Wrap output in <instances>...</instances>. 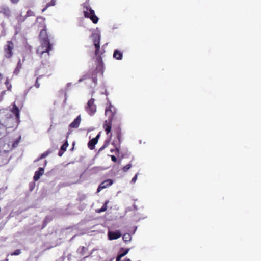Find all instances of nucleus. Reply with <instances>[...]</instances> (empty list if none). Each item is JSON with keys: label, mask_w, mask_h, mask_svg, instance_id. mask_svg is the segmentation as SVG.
I'll return each mask as SVG.
<instances>
[{"label": "nucleus", "mask_w": 261, "mask_h": 261, "mask_svg": "<svg viewBox=\"0 0 261 261\" xmlns=\"http://www.w3.org/2000/svg\"><path fill=\"white\" fill-rule=\"evenodd\" d=\"M11 112L15 116L11 114L7 110H0V121L7 130L9 128H16L19 123V110L15 103L13 105Z\"/></svg>", "instance_id": "1"}, {"label": "nucleus", "mask_w": 261, "mask_h": 261, "mask_svg": "<svg viewBox=\"0 0 261 261\" xmlns=\"http://www.w3.org/2000/svg\"><path fill=\"white\" fill-rule=\"evenodd\" d=\"M116 112L115 108L112 105H110L105 110V114L108 117V120L105 121L103 128L107 134H108L111 131L112 122L115 117Z\"/></svg>", "instance_id": "2"}, {"label": "nucleus", "mask_w": 261, "mask_h": 261, "mask_svg": "<svg viewBox=\"0 0 261 261\" xmlns=\"http://www.w3.org/2000/svg\"><path fill=\"white\" fill-rule=\"evenodd\" d=\"M41 44L38 47L37 53L42 57L43 54L49 52L52 49V44L50 43L49 40H40Z\"/></svg>", "instance_id": "3"}, {"label": "nucleus", "mask_w": 261, "mask_h": 261, "mask_svg": "<svg viewBox=\"0 0 261 261\" xmlns=\"http://www.w3.org/2000/svg\"><path fill=\"white\" fill-rule=\"evenodd\" d=\"M92 36L93 38V44L95 47V55L98 56L97 61L100 63L102 62V58L99 52L100 37L97 34H93Z\"/></svg>", "instance_id": "4"}, {"label": "nucleus", "mask_w": 261, "mask_h": 261, "mask_svg": "<svg viewBox=\"0 0 261 261\" xmlns=\"http://www.w3.org/2000/svg\"><path fill=\"white\" fill-rule=\"evenodd\" d=\"M14 47V45L12 41H7L6 44L4 46V56L6 58L10 59L13 56Z\"/></svg>", "instance_id": "5"}, {"label": "nucleus", "mask_w": 261, "mask_h": 261, "mask_svg": "<svg viewBox=\"0 0 261 261\" xmlns=\"http://www.w3.org/2000/svg\"><path fill=\"white\" fill-rule=\"evenodd\" d=\"M85 9L86 10H84L83 11L84 17L90 18L93 23L96 24L99 19L95 15L94 11L88 7H86Z\"/></svg>", "instance_id": "6"}, {"label": "nucleus", "mask_w": 261, "mask_h": 261, "mask_svg": "<svg viewBox=\"0 0 261 261\" xmlns=\"http://www.w3.org/2000/svg\"><path fill=\"white\" fill-rule=\"evenodd\" d=\"M21 140V136H19L16 139L11 138L7 143H5L4 147L6 148V151H9L16 148Z\"/></svg>", "instance_id": "7"}, {"label": "nucleus", "mask_w": 261, "mask_h": 261, "mask_svg": "<svg viewBox=\"0 0 261 261\" xmlns=\"http://www.w3.org/2000/svg\"><path fill=\"white\" fill-rule=\"evenodd\" d=\"M85 110L90 116L93 115L96 113L97 107L95 104L94 98H92L88 101L87 105L85 106Z\"/></svg>", "instance_id": "8"}, {"label": "nucleus", "mask_w": 261, "mask_h": 261, "mask_svg": "<svg viewBox=\"0 0 261 261\" xmlns=\"http://www.w3.org/2000/svg\"><path fill=\"white\" fill-rule=\"evenodd\" d=\"M108 238L110 240H116L119 238L121 236V234L119 230L115 231H109Z\"/></svg>", "instance_id": "9"}, {"label": "nucleus", "mask_w": 261, "mask_h": 261, "mask_svg": "<svg viewBox=\"0 0 261 261\" xmlns=\"http://www.w3.org/2000/svg\"><path fill=\"white\" fill-rule=\"evenodd\" d=\"M99 136L100 135L98 134L96 137L92 139L89 141L88 146L90 150H93L95 148V146L97 143Z\"/></svg>", "instance_id": "10"}, {"label": "nucleus", "mask_w": 261, "mask_h": 261, "mask_svg": "<svg viewBox=\"0 0 261 261\" xmlns=\"http://www.w3.org/2000/svg\"><path fill=\"white\" fill-rule=\"evenodd\" d=\"M113 184V180H103L102 182L98 186L97 192H99L101 190L110 186Z\"/></svg>", "instance_id": "11"}, {"label": "nucleus", "mask_w": 261, "mask_h": 261, "mask_svg": "<svg viewBox=\"0 0 261 261\" xmlns=\"http://www.w3.org/2000/svg\"><path fill=\"white\" fill-rule=\"evenodd\" d=\"M8 134L4 124L0 121V140L6 137Z\"/></svg>", "instance_id": "12"}, {"label": "nucleus", "mask_w": 261, "mask_h": 261, "mask_svg": "<svg viewBox=\"0 0 261 261\" xmlns=\"http://www.w3.org/2000/svg\"><path fill=\"white\" fill-rule=\"evenodd\" d=\"M81 116L79 115L74 120V121L71 123L69 125V127L70 128H77L81 123Z\"/></svg>", "instance_id": "13"}, {"label": "nucleus", "mask_w": 261, "mask_h": 261, "mask_svg": "<svg viewBox=\"0 0 261 261\" xmlns=\"http://www.w3.org/2000/svg\"><path fill=\"white\" fill-rule=\"evenodd\" d=\"M39 38L40 40H49L46 27L40 31Z\"/></svg>", "instance_id": "14"}, {"label": "nucleus", "mask_w": 261, "mask_h": 261, "mask_svg": "<svg viewBox=\"0 0 261 261\" xmlns=\"http://www.w3.org/2000/svg\"><path fill=\"white\" fill-rule=\"evenodd\" d=\"M44 172V168L40 167L36 171L35 173V175L33 177V179L36 180L39 179L41 176H42Z\"/></svg>", "instance_id": "15"}, {"label": "nucleus", "mask_w": 261, "mask_h": 261, "mask_svg": "<svg viewBox=\"0 0 261 261\" xmlns=\"http://www.w3.org/2000/svg\"><path fill=\"white\" fill-rule=\"evenodd\" d=\"M114 131L116 134L117 138L118 140V143L119 144H120L121 142V138L122 136V134L121 132V129L120 127V126H118L116 128H114Z\"/></svg>", "instance_id": "16"}, {"label": "nucleus", "mask_w": 261, "mask_h": 261, "mask_svg": "<svg viewBox=\"0 0 261 261\" xmlns=\"http://www.w3.org/2000/svg\"><path fill=\"white\" fill-rule=\"evenodd\" d=\"M68 146V143L67 141H66V142L62 145L60 148V150L59 151L58 153V155L60 156H61L64 152L66 150L67 147Z\"/></svg>", "instance_id": "17"}, {"label": "nucleus", "mask_w": 261, "mask_h": 261, "mask_svg": "<svg viewBox=\"0 0 261 261\" xmlns=\"http://www.w3.org/2000/svg\"><path fill=\"white\" fill-rule=\"evenodd\" d=\"M122 53L118 50H115L113 54V57L117 60H121L122 59Z\"/></svg>", "instance_id": "18"}, {"label": "nucleus", "mask_w": 261, "mask_h": 261, "mask_svg": "<svg viewBox=\"0 0 261 261\" xmlns=\"http://www.w3.org/2000/svg\"><path fill=\"white\" fill-rule=\"evenodd\" d=\"M109 200L105 201L101 208L96 210V212L98 213L105 212L107 210V204L109 203Z\"/></svg>", "instance_id": "19"}, {"label": "nucleus", "mask_w": 261, "mask_h": 261, "mask_svg": "<svg viewBox=\"0 0 261 261\" xmlns=\"http://www.w3.org/2000/svg\"><path fill=\"white\" fill-rule=\"evenodd\" d=\"M22 68V63H21V60H19V61L18 62L17 66L14 71V73L15 74L17 75L19 72H20V69Z\"/></svg>", "instance_id": "20"}, {"label": "nucleus", "mask_w": 261, "mask_h": 261, "mask_svg": "<svg viewBox=\"0 0 261 261\" xmlns=\"http://www.w3.org/2000/svg\"><path fill=\"white\" fill-rule=\"evenodd\" d=\"M51 153V150H48L44 152L43 153L41 154V155L35 161H38L39 160H41V159L46 157L47 155H48Z\"/></svg>", "instance_id": "21"}, {"label": "nucleus", "mask_w": 261, "mask_h": 261, "mask_svg": "<svg viewBox=\"0 0 261 261\" xmlns=\"http://www.w3.org/2000/svg\"><path fill=\"white\" fill-rule=\"evenodd\" d=\"M131 236L128 233H125L123 236V240L125 242L130 241L131 240Z\"/></svg>", "instance_id": "22"}, {"label": "nucleus", "mask_w": 261, "mask_h": 261, "mask_svg": "<svg viewBox=\"0 0 261 261\" xmlns=\"http://www.w3.org/2000/svg\"><path fill=\"white\" fill-rule=\"evenodd\" d=\"M10 10L9 8H5L3 10V13L5 15H7V16H10Z\"/></svg>", "instance_id": "23"}, {"label": "nucleus", "mask_w": 261, "mask_h": 261, "mask_svg": "<svg viewBox=\"0 0 261 261\" xmlns=\"http://www.w3.org/2000/svg\"><path fill=\"white\" fill-rule=\"evenodd\" d=\"M5 85L7 86V89L8 90H10L12 87L11 85L10 84L9 80L7 79L5 81Z\"/></svg>", "instance_id": "24"}, {"label": "nucleus", "mask_w": 261, "mask_h": 261, "mask_svg": "<svg viewBox=\"0 0 261 261\" xmlns=\"http://www.w3.org/2000/svg\"><path fill=\"white\" fill-rule=\"evenodd\" d=\"M21 253V250L17 249V250H15L13 253H12L11 255L12 256L18 255L20 254Z\"/></svg>", "instance_id": "25"}, {"label": "nucleus", "mask_w": 261, "mask_h": 261, "mask_svg": "<svg viewBox=\"0 0 261 261\" xmlns=\"http://www.w3.org/2000/svg\"><path fill=\"white\" fill-rule=\"evenodd\" d=\"M26 16L27 17L34 16H35V14H34V12H33L31 10H29L27 11Z\"/></svg>", "instance_id": "26"}, {"label": "nucleus", "mask_w": 261, "mask_h": 261, "mask_svg": "<svg viewBox=\"0 0 261 261\" xmlns=\"http://www.w3.org/2000/svg\"><path fill=\"white\" fill-rule=\"evenodd\" d=\"M56 4V0H51V1L47 3V7L53 6Z\"/></svg>", "instance_id": "27"}, {"label": "nucleus", "mask_w": 261, "mask_h": 261, "mask_svg": "<svg viewBox=\"0 0 261 261\" xmlns=\"http://www.w3.org/2000/svg\"><path fill=\"white\" fill-rule=\"evenodd\" d=\"M35 187V183L34 181H32L30 183L29 189L30 191H32Z\"/></svg>", "instance_id": "28"}, {"label": "nucleus", "mask_w": 261, "mask_h": 261, "mask_svg": "<svg viewBox=\"0 0 261 261\" xmlns=\"http://www.w3.org/2000/svg\"><path fill=\"white\" fill-rule=\"evenodd\" d=\"M130 167H131V165L128 164H127L126 166H125L123 167V170L124 172H126L130 168Z\"/></svg>", "instance_id": "29"}, {"label": "nucleus", "mask_w": 261, "mask_h": 261, "mask_svg": "<svg viewBox=\"0 0 261 261\" xmlns=\"http://www.w3.org/2000/svg\"><path fill=\"white\" fill-rule=\"evenodd\" d=\"M41 77V76H39V77H38L36 79V82L35 83V85L34 86H35V87H36L37 88H39L40 87V84L38 82V80Z\"/></svg>", "instance_id": "30"}, {"label": "nucleus", "mask_w": 261, "mask_h": 261, "mask_svg": "<svg viewBox=\"0 0 261 261\" xmlns=\"http://www.w3.org/2000/svg\"><path fill=\"white\" fill-rule=\"evenodd\" d=\"M111 152H115V153H116V154H118V153H119V149L118 148H117V147H116L115 149H112L111 150Z\"/></svg>", "instance_id": "31"}, {"label": "nucleus", "mask_w": 261, "mask_h": 261, "mask_svg": "<svg viewBox=\"0 0 261 261\" xmlns=\"http://www.w3.org/2000/svg\"><path fill=\"white\" fill-rule=\"evenodd\" d=\"M111 160L112 161H113L114 162H117V158L115 155H111Z\"/></svg>", "instance_id": "32"}, {"label": "nucleus", "mask_w": 261, "mask_h": 261, "mask_svg": "<svg viewBox=\"0 0 261 261\" xmlns=\"http://www.w3.org/2000/svg\"><path fill=\"white\" fill-rule=\"evenodd\" d=\"M81 249H82V251H81V254L82 255H83L84 254V252L86 251V248L83 246L82 248H81Z\"/></svg>", "instance_id": "33"}, {"label": "nucleus", "mask_w": 261, "mask_h": 261, "mask_svg": "<svg viewBox=\"0 0 261 261\" xmlns=\"http://www.w3.org/2000/svg\"><path fill=\"white\" fill-rule=\"evenodd\" d=\"M107 146V143L105 142V144L100 148L99 150H103Z\"/></svg>", "instance_id": "34"}, {"label": "nucleus", "mask_w": 261, "mask_h": 261, "mask_svg": "<svg viewBox=\"0 0 261 261\" xmlns=\"http://www.w3.org/2000/svg\"><path fill=\"white\" fill-rule=\"evenodd\" d=\"M129 250V249H127L123 253H122L123 255L124 256L126 255L128 253Z\"/></svg>", "instance_id": "35"}, {"label": "nucleus", "mask_w": 261, "mask_h": 261, "mask_svg": "<svg viewBox=\"0 0 261 261\" xmlns=\"http://www.w3.org/2000/svg\"><path fill=\"white\" fill-rule=\"evenodd\" d=\"M10 1L13 4H16L19 2V0H10Z\"/></svg>", "instance_id": "36"}, {"label": "nucleus", "mask_w": 261, "mask_h": 261, "mask_svg": "<svg viewBox=\"0 0 261 261\" xmlns=\"http://www.w3.org/2000/svg\"><path fill=\"white\" fill-rule=\"evenodd\" d=\"M121 259V258L120 257V256H117L116 257V261H120Z\"/></svg>", "instance_id": "37"}, {"label": "nucleus", "mask_w": 261, "mask_h": 261, "mask_svg": "<svg viewBox=\"0 0 261 261\" xmlns=\"http://www.w3.org/2000/svg\"><path fill=\"white\" fill-rule=\"evenodd\" d=\"M48 7H47V5H46V6L42 9V12H44L48 8Z\"/></svg>", "instance_id": "38"}, {"label": "nucleus", "mask_w": 261, "mask_h": 261, "mask_svg": "<svg viewBox=\"0 0 261 261\" xmlns=\"http://www.w3.org/2000/svg\"><path fill=\"white\" fill-rule=\"evenodd\" d=\"M118 256H120V257L121 258L122 257H123V256H124L123 255V254H122V253H121V254H118Z\"/></svg>", "instance_id": "39"}, {"label": "nucleus", "mask_w": 261, "mask_h": 261, "mask_svg": "<svg viewBox=\"0 0 261 261\" xmlns=\"http://www.w3.org/2000/svg\"><path fill=\"white\" fill-rule=\"evenodd\" d=\"M3 79V75L0 73V82L2 81Z\"/></svg>", "instance_id": "40"}, {"label": "nucleus", "mask_w": 261, "mask_h": 261, "mask_svg": "<svg viewBox=\"0 0 261 261\" xmlns=\"http://www.w3.org/2000/svg\"><path fill=\"white\" fill-rule=\"evenodd\" d=\"M137 175H136L132 179H137Z\"/></svg>", "instance_id": "41"}, {"label": "nucleus", "mask_w": 261, "mask_h": 261, "mask_svg": "<svg viewBox=\"0 0 261 261\" xmlns=\"http://www.w3.org/2000/svg\"><path fill=\"white\" fill-rule=\"evenodd\" d=\"M123 261H130V260L128 258H125Z\"/></svg>", "instance_id": "42"}, {"label": "nucleus", "mask_w": 261, "mask_h": 261, "mask_svg": "<svg viewBox=\"0 0 261 261\" xmlns=\"http://www.w3.org/2000/svg\"><path fill=\"white\" fill-rule=\"evenodd\" d=\"M93 81L94 83H96V81H97V79H95V78H93Z\"/></svg>", "instance_id": "43"}, {"label": "nucleus", "mask_w": 261, "mask_h": 261, "mask_svg": "<svg viewBox=\"0 0 261 261\" xmlns=\"http://www.w3.org/2000/svg\"><path fill=\"white\" fill-rule=\"evenodd\" d=\"M46 163H47V162H46V161L45 160V165H46Z\"/></svg>", "instance_id": "44"}, {"label": "nucleus", "mask_w": 261, "mask_h": 261, "mask_svg": "<svg viewBox=\"0 0 261 261\" xmlns=\"http://www.w3.org/2000/svg\"><path fill=\"white\" fill-rule=\"evenodd\" d=\"M133 181V182L134 183L135 181H136V180H132Z\"/></svg>", "instance_id": "45"}, {"label": "nucleus", "mask_w": 261, "mask_h": 261, "mask_svg": "<svg viewBox=\"0 0 261 261\" xmlns=\"http://www.w3.org/2000/svg\"><path fill=\"white\" fill-rule=\"evenodd\" d=\"M6 261H8V259H7H7H6Z\"/></svg>", "instance_id": "46"}]
</instances>
